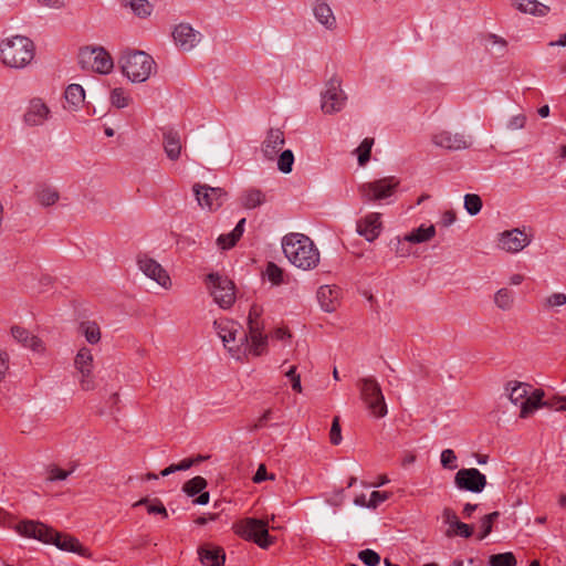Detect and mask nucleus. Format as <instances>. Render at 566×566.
<instances>
[{"instance_id":"obj_1","label":"nucleus","mask_w":566,"mask_h":566,"mask_svg":"<svg viewBox=\"0 0 566 566\" xmlns=\"http://www.w3.org/2000/svg\"><path fill=\"white\" fill-rule=\"evenodd\" d=\"M15 530L22 536L35 538L46 544H54L61 551L76 553L83 557L90 556L88 549L77 538L61 534L41 522L22 521Z\"/></svg>"},{"instance_id":"obj_2","label":"nucleus","mask_w":566,"mask_h":566,"mask_svg":"<svg viewBox=\"0 0 566 566\" xmlns=\"http://www.w3.org/2000/svg\"><path fill=\"white\" fill-rule=\"evenodd\" d=\"M282 249L289 261L298 269L312 270L319 263V251L305 234H286L282 240Z\"/></svg>"},{"instance_id":"obj_3","label":"nucleus","mask_w":566,"mask_h":566,"mask_svg":"<svg viewBox=\"0 0 566 566\" xmlns=\"http://www.w3.org/2000/svg\"><path fill=\"white\" fill-rule=\"evenodd\" d=\"M34 56L35 45L28 36L14 35L0 43V60L9 67L23 69L33 61Z\"/></svg>"},{"instance_id":"obj_4","label":"nucleus","mask_w":566,"mask_h":566,"mask_svg":"<svg viewBox=\"0 0 566 566\" xmlns=\"http://www.w3.org/2000/svg\"><path fill=\"white\" fill-rule=\"evenodd\" d=\"M123 74L133 83L146 82L156 70V62L144 51H127L119 59Z\"/></svg>"},{"instance_id":"obj_5","label":"nucleus","mask_w":566,"mask_h":566,"mask_svg":"<svg viewBox=\"0 0 566 566\" xmlns=\"http://www.w3.org/2000/svg\"><path fill=\"white\" fill-rule=\"evenodd\" d=\"M234 533L245 541L255 543L266 549L274 544V537L269 534L268 523L254 517H247L233 525Z\"/></svg>"},{"instance_id":"obj_6","label":"nucleus","mask_w":566,"mask_h":566,"mask_svg":"<svg viewBox=\"0 0 566 566\" xmlns=\"http://www.w3.org/2000/svg\"><path fill=\"white\" fill-rule=\"evenodd\" d=\"M360 398L366 405L369 413L375 418H384L387 412V405L379 382L374 377H364L358 380Z\"/></svg>"},{"instance_id":"obj_7","label":"nucleus","mask_w":566,"mask_h":566,"mask_svg":"<svg viewBox=\"0 0 566 566\" xmlns=\"http://www.w3.org/2000/svg\"><path fill=\"white\" fill-rule=\"evenodd\" d=\"M206 281L213 301L221 308H230L235 301L234 283L219 273H209Z\"/></svg>"},{"instance_id":"obj_8","label":"nucleus","mask_w":566,"mask_h":566,"mask_svg":"<svg viewBox=\"0 0 566 566\" xmlns=\"http://www.w3.org/2000/svg\"><path fill=\"white\" fill-rule=\"evenodd\" d=\"M399 184V180L394 176L385 177L371 182L361 184L358 187V192L366 202L379 201L392 196Z\"/></svg>"},{"instance_id":"obj_9","label":"nucleus","mask_w":566,"mask_h":566,"mask_svg":"<svg viewBox=\"0 0 566 566\" xmlns=\"http://www.w3.org/2000/svg\"><path fill=\"white\" fill-rule=\"evenodd\" d=\"M346 96L342 91V81L333 76L326 83V90L322 93L321 108L325 114L340 112L345 105Z\"/></svg>"},{"instance_id":"obj_10","label":"nucleus","mask_w":566,"mask_h":566,"mask_svg":"<svg viewBox=\"0 0 566 566\" xmlns=\"http://www.w3.org/2000/svg\"><path fill=\"white\" fill-rule=\"evenodd\" d=\"M486 483V476L475 468L460 469L454 476L458 489L472 493H481Z\"/></svg>"},{"instance_id":"obj_11","label":"nucleus","mask_w":566,"mask_h":566,"mask_svg":"<svg viewBox=\"0 0 566 566\" xmlns=\"http://www.w3.org/2000/svg\"><path fill=\"white\" fill-rule=\"evenodd\" d=\"M198 205L210 211L221 207L227 192L222 188H214L208 185L195 184L192 187Z\"/></svg>"},{"instance_id":"obj_12","label":"nucleus","mask_w":566,"mask_h":566,"mask_svg":"<svg viewBox=\"0 0 566 566\" xmlns=\"http://www.w3.org/2000/svg\"><path fill=\"white\" fill-rule=\"evenodd\" d=\"M544 391L542 389L534 390V402H528L520 412L521 418H527L534 410L546 407L557 411H566V396H553L543 400Z\"/></svg>"},{"instance_id":"obj_13","label":"nucleus","mask_w":566,"mask_h":566,"mask_svg":"<svg viewBox=\"0 0 566 566\" xmlns=\"http://www.w3.org/2000/svg\"><path fill=\"white\" fill-rule=\"evenodd\" d=\"M137 264L147 277L156 281L160 286L167 289L171 285L167 271L156 260L142 254L137 258Z\"/></svg>"},{"instance_id":"obj_14","label":"nucleus","mask_w":566,"mask_h":566,"mask_svg":"<svg viewBox=\"0 0 566 566\" xmlns=\"http://www.w3.org/2000/svg\"><path fill=\"white\" fill-rule=\"evenodd\" d=\"M531 241L530 235L516 228L500 233L499 248L509 253H517L527 247Z\"/></svg>"},{"instance_id":"obj_15","label":"nucleus","mask_w":566,"mask_h":566,"mask_svg":"<svg viewBox=\"0 0 566 566\" xmlns=\"http://www.w3.org/2000/svg\"><path fill=\"white\" fill-rule=\"evenodd\" d=\"M431 140L437 147L453 151L468 149L471 146V142L464 134L449 130H441L432 135Z\"/></svg>"},{"instance_id":"obj_16","label":"nucleus","mask_w":566,"mask_h":566,"mask_svg":"<svg viewBox=\"0 0 566 566\" xmlns=\"http://www.w3.org/2000/svg\"><path fill=\"white\" fill-rule=\"evenodd\" d=\"M176 45L181 51H191L201 39V34L188 23H179L172 31Z\"/></svg>"},{"instance_id":"obj_17","label":"nucleus","mask_w":566,"mask_h":566,"mask_svg":"<svg viewBox=\"0 0 566 566\" xmlns=\"http://www.w3.org/2000/svg\"><path fill=\"white\" fill-rule=\"evenodd\" d=\"M50 113L49 106L41 98L35 97L30 101L23 122L31 127L40 126L49 118Z\"/></svg>"},{"instance_id":"obj_18","label":"nucleus","mask_w":566,"mask_h":566,"mask_svg":"<svg viewBox=\"0 0 566 566\" xmlns=\"http://www.w3.org/2000/svg\"><path fill=\"white\" fill-rule=\"evenodd\" d=\"M213 326L224 347L228 348L233 357L237 356L239 358L237 354L240 350V345L235 340L237 329L233 327V323L214 321Z\"/></svg>"},{"instance_id":"obj_19","label":"nucleus","mask_w":566,"mask_h":566,"mask_svg":"<svg viewBox=\"0 0 566 566\" xmlns=\"http://www.w3.org/2000/svg\"><path fill=\"white\" fill-rule=\"evenodd\" d=\"M381 231L380 213L371 212L357 222V232L368 242L376 240Z\"/></svg>"},{"instance_id":"obj_20","label":"nucleus","mask_w":566,"mask_h":566,"mask_svg":"<svg viewBox=\"0 0 566 566\" xmlns=\"http://www.w3.org/2000/svg\"><path fill=\"white\" fill-rule=\"evenodd\" d=\"M207 480L200 475H197L190 480H188L182 485V491L189 496L193 497L195 495L199 494L193 501V504L198 505H206L210 501V494L209 492H203V490L207 488Z\"/></svg>"},{"instance_id":"obj_21","label":"nucleus","mask_w":566,"mask_h":566,"mask_svg":"<svg viewBox=\"0 0 566 566\" xmlns=\"http://www.w3.org/2000/svg\"><path fill=\"white\" fill-rule=\"evenodd\" d=\"M198 555L203 566H224L226 553L221 546L202 544L198 547Z\"/></svg>"},{"instance_id":"obj_22","label":"nucleus","mask_w":566,"mask_h":566,"mask_svg":"<svg viewBox=\"0 0 566 566\" xmlns=\"http://www.w3.org/2000/svg\"><path fill=\"white\" fill-rule=\"evenodd\" d=\"M284 143L285 139L283 132L280 128H271L262 144L261 150L263 156L269 160H273Z\"/></svg>"},{"instance_id":"obj_23","label":"nucleus","mask_w":566,"mask_h":566,"mask_svg":"<svg viewBox=\"0 0 566 566\" xmlns=\"http://www.w3.org/2000/svg\"><path fill=\"white\" fill-rule=\"evenodd\" d=\"M12 337L20 343L23 347L30 348L35 353L44 352L45 347L41 338L31 334L24 327L14 325L11 327Z\"/></svg>"},{"instance_id":"obj_24","label":"nucleus","mask_w":566,"mask_h":566,"mask_svg":"<svg viewBox=\"0 0 566 566\" xmlns=\"http://www.w3.org/2000/svg\"><path fill=\"white\" fill-rule=\"evenodd\" d=\"M530 385L520 381H510L506 390L510 391L509 398L512 403L520 405L521 411L528 402H534V391L528 396Z\"/></svg>"},{"instance_id":"obj_25","label":"nucleus","mask_w":566,"mask_h":566,"mask_svg":"<svg viewBox=\"0 0 566 566\" xmlns=\"http://www.w3.org/2000/svg\"><path fill=\"white\" fill-rule=\"evenodd\" d=\"M163 146L167 157L170 160H177L181 153V140L179 133L172 128L164 129Z\"/></svg>"},{"instance_id":"obj_26","label":"nucleus","mask_w":566,"mask_h":566,"mask_svg":"<svg viewBox=\"0 0 566 566\" xmlns=\"http://www.w3.org/2000/svg\"><path fill=\"white\" fill-rule=\"evenodd\" d=\"M339 296V289L336 286L323 285L317 291V300L321 307L325 312H333L336 310Z\"/></svg>"},{"instance_id":"obj_27","label":"nucleus","mask_w":566,"mask_h":566,"mask_svg":"<svg viewBox=\"0 0 566 566\" xmlns=\"http://www.w3.org/2000/svg\"><path fill=\"white\" fill-rule=\"evenodd\" d=\"M512 4L522 13L534 17H545L549 12V7L537 0H512Z\"/></svg>"},{"instance_id":"obj_28","label":"nucleus","mask_w":566,"mask_h":566,"mask_svg":"<svg viewBox=\"0 0 566 566\" xmlns=\"http://www.w3.org/2000/svg\"><path fill=\"white\" fill-rule=\"evenodd\" d=\"M65 105L64 108L70 111H77L85 99L84 88L80 84H70L64 93Z\"/></svg>"},{"instance_id":"obj_29","label":"nucleus","mask_w":566,"mask_h":566,"mask_svg":"<svg viewBox=\"0 0 566 566\" xmlns=\"http://www.w3.org/2000/svg\"><path fill=\"white\" fill-rule=\"evenodd\" d=\"M313 12L317 21L326 29L333 30L336 27V18L331 7L323 0L316 1Z\"/></svg>"},{"instance_id":"obj_30","label":"nucleus","mask_w":566,"mask_h":566,"mask_svg":"<svg viewBox=\"0 0 566 566\" xmlns=\"http://www.w3.org/2000/svg\"><path fill=\"white\" fill-rule=\"evenodd\" d=\"M249 338L251 340L250 352L254 356L262 355L265 352V348L268 346L269 336L266 334H264L263 332L252 333V334L243 333L242 337H240L239 342H240V344H243V343L248 342Z\"/></svg>"},{"instance_id":"obj_31","label":"nucleus","mask_w":566,"mask_h":566,"mask_svg":"<svg viewBox=\"0 0 566 566\" xmlns=\"http://www.w3.org/2000/svg\"><path fill=\"white\" fill-rule=\"evenodd\" d=\"M93 60L92 71L96 73L108 74L114 67L111 54L102 46H97V53Z\"/></svg>"},{"instance_id":"obj_32","label":"nucleus","mask_w":566,"mask_h":566,"mask_svg":"<svg viewBox=\"0 0 566 566\" xmlns=\"http://www.w3.org/2000/svg\"><path fill=\"white\" fill-rule=\"evenodd\" d=\"M263 307L253 303L248 315L249 334L264 332V322L262 319Z\"/></svg>"},{"instance_id":"obj_33","label":"nucleus","mask_w":566,"mask_h":566,"mask_svg":"<svg viewBox=\"0 0 566 566\" xmlns=\"http://www.w3.org/2000/svg\"><path fill=\"white\" fill-rule=\"evenodd\" d=\"M436 235L434 226L423 227L420 226L418 229L413 230L409 234L405 235L406 242L410 243H422L427 242Z\"/></svg>"},{"instance_id":"obj_34","label":"nucleus","mask_w":566,"mask_h":566,"mask_svg":"<svg viewBox=\"0 0 566 566\" xmlns=\"http://www.w3.org/2000/svg\"><path fill=\"white\" fill-rule=\"evenodd\" d=\"M74 366L78 373H87L93 370V355L90 348L82 347L75 358Z\"/></svg>"},{"instance_id":"obj_35","label":"nucleus","mask_w":566,"mask_h":566,"mask_svg":"<svg viewBox=\"0 0 566 566\" xmlns=\"http://www.w3.org/2000/svg\"><path fill=\"white\" fill-rule=\"evenodd\" d=\"M265 202V195L260 189H249L241 197L245 209H254Z\"/></svg>"},{"instance_id":"obj_36","label":"nucleus","mask_w":566,"mask_h":566,"mask_svg":"<svg viewBox=\"0 0 566 566\" xmlns=\"http://www.w3.org/2000/svg\"><path fill=\"white\" fill-rule=\"evenodd\" d=\"M494 303L500 310L510 311L514 304V293L507 287H502L495 293Z\"/></svg>"},{"instance_id":"obj_37","label":"nucleus","mask_w":566,"mask_h":566,"mask_svg":"<svg viewBox=\"0 0 566 566\" xmlns=\"http://www.w3.org/2000/svg\"><path fill=\"white\" fill-rule=\"evenodd\" d=\"M80 331L90 344H96L101 339V329L98 324L95 322H82Z\"/></svg>"},{"instance_id":"obj_38","label":"nucleus","mask_w":566,"mask_h":566,"mask_svg":"<svg viewBox=\"0 0 566 566\" xmlns=\"http://www.w3.org/2000/svg\"><path fill=\"white\" fill-rule=\"evenodd\" d=\"M38 201L43 207L53 206L60 198V193L56 189L51 187H42L36 192Z\"/></svg>"},{"instance_id":"obj_39","label":"nucleus","mask_w":566,"mask_h":566,"mask_svg":"<svg viewBox=\"0 0 566 566\" xmlns=\"http://www.w3.org/2000/svg\"><path fill=\"white\" fill-rule=\"evenodd\" d=\"M125 6H128L139 18L149 17L153 11V6L148 0H127Z\"/></svg>"},{"instance_id":"obj_40","label":"nucleus","mask_w":566,"mask_h":566,"mask_svg":"<svg viewBox=\"0 0 566 566\" xmlns=\"http://www.w3.org/2000/svg\"><path fill=\"white\" fill-rule=\"evenodd\" d=\"M146 505L147 512L149 514H160L165 518L168 517V512L160 500L155 499L154 502H150L147 497H143L137 501L134 506Z\"/></svg>"},{"instance_id":"obj_41","label":"nucleus","mask_w":566,"mask_h":566,"mask_svg":"<svg viewBox=\"0 0 566 566\" xmlns=\"http://www.w3.org/2000/svg\"><path fill=\"white\" fill-rule=\"evenodd\" d=\"M97 53V46L91 48L86 46L80 50L78 53V63L83 70H92V65H94L95 54Z\"/></svg>"},{"instance_id":"obj_42","label":"nucleus","mask_w":566,"mask_h":566,"mask_svg":"<svg viewBox=\"0 0 566 566\" xmlns=\"http://www.w3.org/2000/svg\"><path fill=\"white\" fill-rule=\"evenodd\" d=\"M490 566H516L517 562L513 553L493 554L489 559Z\"/></svg>"},{"instance_id":"obj_43","label":"nucleus","mask_w":566,"mask_h":566,"mask_svg":"<svg viewBox=\"0 0 566 566\" xmlns=\"http://www.w3.org/2000/svg\"><path fill=\"white\" fill-rule=\"evenodd\" d=\"M473 534V526L461 521H458L452 528H448L446 535L448 537L461 536L464 538L471 537Z\"/></svg>"},{"instance_id":"obj_44","label":"nucleus","mask_w":566,"mask_h":566,"mask_svg":"<svg viewBox=\"0 0 566 566\" xmlns=\"http://www.w3.org/2000/svg\"><path fill=\"white\" fill-rule=\"evenodd\" d=\"M464 208L470 216H476L482 209V199L479 195L468 193L464 196Z\"/></svg>"},{"instance_id":"obj_45","label":"nucleus","mask_w":566,"mask_h":566,"mask_svg":"<svg viewBox=\"0 0 566 566\" xmlns=\"http://www.w3.org/2000/svg\"><path fill=\"white\" fill-rule=\"evenodd\" d=\"M373 145L374 138L367 137L360 143V145L356 149V153L358 154V164L360 166H365L369 161Z\"/></svg>"},{"instance_id":"obj_46","label":"nucleus","mask_w":566,"mask_h":566,"mask_svg":"<svg viewBox=\"0 0 566 566\" xmlns=\"http://www.w3.org/2000/svg\"><path fill=\"white\" fill-rule=\"evenodd\" d=\"M499 516H500V513L497 511H494L490 514L484 515L481 518V525H480L481 532L478 536L479 539L485 538L492 532L493 523L499 518Z\"/></svg>"},{"instance_id":"obj_47","label":"nucleus","mask_w":566,"mask_h":566,"mask_svg":"<svg viewBox=\"0 0 566 566\" xmlns=\"http://www.w3.org/2000/svg\"><path fill=\"white\" fill-rule=\"evenodd\" d=\"M294 164V155L292 150L286 149L281 153L277 158V168L283 174H290Z\"/></svg>"},{"instance_id":"obj_48","label":"nucleus","mask_w":566,"mask_h":566,"mask_svg":"<svg viewBox=\"0 0 566 566\" xmlns=\"http://www.w3.org/2000/svg\"><path fill=\"white\" fill-rule=\"evenodd\" d=\"M265 275L273 285L283 283V270L274 262H269L265 269Z\"/></svg>"},{"instance_id":"obj_49","label":"nucleus","mask_w":566,"mask_h":566,"mask_svg":"<svg viewBox=\"0 0 566 566\" xmlns=\"http://www.w3.org/2000/svg\"><path fill=\"white\" fill-rule=\"evenodd\" d=\"M130 98L122 87H116L111 92V103L117 108H124L129 105Z\"/></svg>"},{"instance_id":"obj_50","label":"nucleus","mask_w":566,"mask_h":566,"mask_svg":"<svg viewBox=\"0 0 566 566\" xmlns=\"http://www.w3.org/2000/svg\"><path fill=\"white\" fill-rule=\"evenodd\" d=\"M358 558L366 566H377L380 563V556L377 552L366 548L358 553Z\"/></svg>"},{"instance_id":"obj_51","label":"nucleus","mask_w":566,"mask_h":566,"mask_svg":"<svg viewBox=\"0 0 566 566\" xmlns=\"http://www.w3.org/2000/svg\"><path fill=\"white\" fill-rule=\"evenodd\" d=\"M410 242H406L405 237L400 239L396 237L390 244L395 245V253L399 258L408 256L411 253V248L409 245Z\"/></svg>"},{"instance_id":"obj_52","label":"nucleus","mask_w":566,"mask_h":566,"mask_svg":"<svg viewBox=\"0 0 566 566\" xmlns=\"http://www.w3.org/2000/svg\"><path fill=\"white\" fill-rule=\"evenodd\" d=\"M441 464L443 468L454 470L457 465V455L451 449H446L441 452Z\"/></svg>"},{"instance_id":"obj_53","label":"nucleus","mask_w":566,"mask_h":566,"mask_svg":"<svg viewBox=\"0 0 566 566\" xmlns=\"http://www.w3.org/2000/svg\"><path fill=\"white\" fill-rule=\"evenodd\" d=\"M340 424H339V417L335 416L332 422L331 431H329V440L331 443L334 446H338L342 441V433H340Z\"/></svg>"},{"instance_id":"obj_54","label":"nucleus","mask_w":566,"mask_h":566,"mask_svg":"<svg viewBox=\"0 0 566 566\" xmlns=\"http://www.w3.org/2000/svg\"><path fill=\"white\" fill-rule=\"evenodd\" d=\"M285 376L290 378L292 384V389L296 392H302L301 385V376L296 374V366H292L286 373Z\"/></svg>"},{"instance_id":"obj_55","label":"nucleus","mask_w":566,"mask_h":566,"mask_svg":"<svg viewBox=\"0 0 566 566\" xmlns=\"http://www.w3.org/2000/svg\"><path fill=\"white\" fill-rule=\"evenodd\" d=\"M386 500H388L387 492L373 491L367 507L376 509L380 503L385 502Z\"/></svg>"},{"instance_id":"obj_56","label":"nucleus","mask_w":566,"mask_h":566,"mask_svg":"<svg viewBox=\"0 0 566 566\" xmlns=\"http://www.w3.org/2000/svg\"><path fill=\"white\" fill-rule=\"evenodd\" d=\"M72 471H65L59 467H52L49 471V481H63L66 480Z\"/></svg>"},{"instance_id":"obj_57","label":"nucleus","mask_w":566,"mask_h":566,"mask_svg":"<svg viewBox=\"0 0 566 566\" xmlns=\"http://www.w3.org/2000/svg\"><path fill=\"white\" fill-rule=\"evenodd\" d=\"M81 374V378H80V386L83 390L85 391H90V390H93L95 388V381L93 379V376H92V371H87V373H80Z\"/></svg>"},{"instance_id":"obj_58","label":"nucleus","mask_w":566,"mask_h":566,"mask_svg":"<svg viewBox=\"0 0 566 566\" xmlns=\"http://www.w3.org/2000/svg\"><path fill=\"white\" fill-rule=\"evenodd\" d=\"M231 235L232 231L228 234L219 235V238L217 239L218 245L223 250H228L234 247L239 240H234Z\"/></svg>"},{"instance_id":"obj_59","label":"nucleus","mask_w":566,"mask_h":566,"mask_svg":"<svg viewBox=\"0 0 566 566\" xmlns=\"http://www.w3.org/2000/svg\"><path fill=\"white\" fill-rule=\"evenodd\" d=\"M546 304L549 307L565 305L566 304V294H564V293H553L552 295H549L547 297Z\"/></svg>"},{"instance_id":"obj_60","label":"nucleus","mask_w":566,"mask_h":566,"mask_svg":"<svg viewBox=\"0 0 566 566\" xmlns=\"http://www.w3.org/2000/svg\"><path fill=\"white\" fill-rule=\"evenodd\" d=\"M525 123H526V116L523 114H518V115L513 116L509 120L507 128L512 129V130L521 129L525 126Z\"/></svg>"},{"instance_id":"obj_61","label":"nucleus","mask_w":566,"mask_h":566,"mask_svg":"<svg viewBox=\"0 0 566 566\" xmlns=\"http://www.w3.org/2000/svg\"><path fill=\"white\" fill-rule=\"evenodd\" d=\"M442 517L444 523L449 524V528H452L454 524L459 521L457 513L450 507H446L443 510Z\"/></svg>"},{"instance_id":"obj_62","label":"nucleus","mask_w":566,"mask_h":566,"mask_svg":"<svg viewBox=\"0 0 566 566\" xmlns=\"http://www.w3.org/2000/svg\"><path fill=\"white\" fill-rule=\"evenodd\" d=\"M9 369V355L6 350H0V381L4 379Z\"/></svg>"},{"instance_id":"obj_63","label":"nucleus","mask_w":566,"mask_h":566,"mask_svg":"<svg viewBox=\"0 0 566 566\" xmlns=\"http://www.w3.org/2000/svg\"><path fill=\"white\" fill-rule=\"evenodd\" d=\"M273 480L274 479V475H270L268 476V473H266V468L264 464H260L254 476H253V482L254 483H261L265 480Z\"/></svg>"},{"instance_id":"obj_64","label":"nucleus","mask_w":566,"mask_h":566,"mask_svg":"<svg viewBox=\"0 0 566 566\" xmlns=\"http://www.w3.org/2000/svg\"><path fill=\"white\" fill-rule=\"evenodd\" d=\"M271 336H272V338H275L277 340H283L285 338H291L292 337L290 331L286 327H277V328H275L272 332Z\"/></svg>"}]
</instances>
